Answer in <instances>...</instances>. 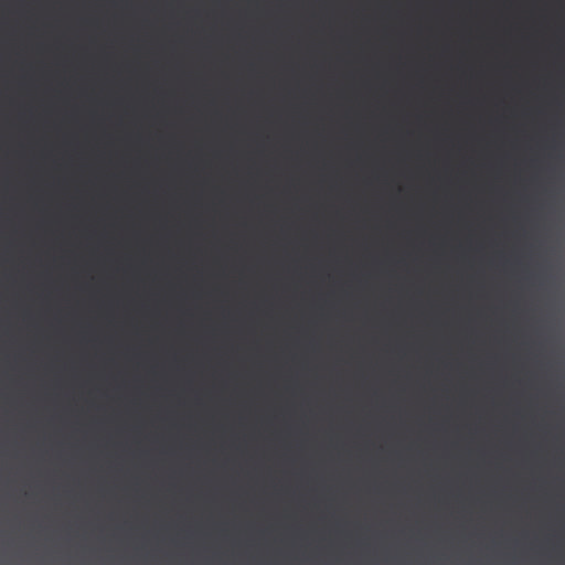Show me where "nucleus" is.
I'll return each mask as SVG.
<instances>
[{"mask_svg":"<svg viewBox=\"0 0 565 565\" xmlns=\"http://www.w3.org/2000/svg\"><path fill=\"white\" fill-rule=\"evenodd\" d=\"M391 180H392V181H395L396 179H395V178H392Z\"/></svg>","mask_w":565,"mask_h":565,"instance_id":"3","label":"nucleus"},{"mask_svg":"<svg viewBox=\"0 0 565 565\" xmlns=\"http://www.w3.org/2000/svg\"><path fill=\"white\" fill-rule=\"evenodd\" d=\"M56 180H57V181H61L62 179H61V178H57Z\"/></svg>","mask_w":565,"mask_h":565,"instance_id":"2","label":"nucleus"},{"mask_svg":"<svg viewBox=\"0 0 565 565\" xmlns=\"http://www.w3.org/2000/svg\"><path fill=\"white\" fill-rule=\"evenodd\" d=\"M428 180H429V181H433L434 179H433V178H429Z\"/></svg>","mask_w":565,"mask_h":565,"instance_id":"4","label":"nucleus"},{"mask_svg":"<svg viewBox=\"0 0 565 565\" xmlns=\"http://www.w3.org/2000/svg\"><path fill=\"white\" fill-rule=\"evenodd\" d=\"M105 177H111V178H115V177H122L121 174H106Z\"/></svg>","mask_w":565,"mask_h":565,"instance_id":"1","label":"nucleus"},{"mask_svg":"<svg viewBox=\"0 0 565 565\" xmlns=\"http://www.w3.org/2000/svg\"><path fill=\"white\" fill-rule=\"evenodd\" d=\"M523 179L522 178H519V181H522Z\"/></svg>","mask_w":565,"mask_h":565,"instance_id":"5","label":"nucleus"}]
</instances>
